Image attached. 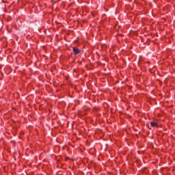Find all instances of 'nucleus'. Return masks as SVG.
<instances>
[{
  "label": "nucleus",
  "instance_id": "f257e3e1",
  "mask_svg": "<svg viewBox=\"0 0 175 175\" xmlns=\"http://www.w3.org/2000/svg\"><path fill=\"white\" fill-rule=\"evenodd\" d=\"M73 53L75 55H77V54H80V50L77 47H73Z\"/></svg>",
  "mask_w": 175,
  "mask_h": 175
},
{
  "label": "nucleus",
  "instance_id": "f03ea898",
  "mask_svg": "<svg viewBox=\"0 0 175 175\" xmlns=\"http://www.w3.org/2000/svg\"><path fill=\"white\" fill-rule=\"evenodd\" d=\"M150 125H151V126H152V127L158 126V124H157V122H154V121H152V122H150Z\"/></svg>",
  "mask_w": 175,
  "mask_h": 175
}]
</instances>
